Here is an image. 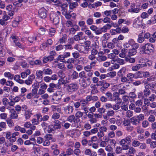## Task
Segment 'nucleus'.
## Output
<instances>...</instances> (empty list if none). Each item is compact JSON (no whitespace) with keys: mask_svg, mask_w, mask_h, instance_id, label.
Listing matches in <instances>:
<instances>
[{"mask_svg":"<svg viewBox=\"0 0 156 156\" xmlns=\"http://www.w3.org/2000/svg\"><path fill=\"white\" fill-rule=\"evenodd\" d=\"M148 81L146 80H144L143 83H144L145 88H149L155 89L156 88V84L155 82L149 83Z\"/></svg>","mask_w":156,"mask_h":156,"instance_id":"nucleus-4","label":"nucleus"},{"mask_svg":"<svg viewBox=\"0 0 156 156\" xmlns=\"http://www.w3.org/2000/svg\"><path fill=\"white\" fill-rule=\"evenodd\" d=\"M156 23V15L153 16L151 20H148L147 23L148 24H154Z\"/></svg>","mask_w":156,"mask_h":156,"instance_id":"nucleus-29","label":"nucleus"},{"mask_svg":"<svg viewBox=\"0 0 156 156\" xmlns=\"http://www.w3.org/2000/svg\"><path fill=\"white\" fill-rule=\"evenodd\" d=\"M125 89H126V87H125L124 86L122 87V89H119L118 90V95H119V94L123 95L126 94V91Z\"/></svg>","mask_w":156,"mask_h":156,"instance_id":"nucleus-35","label":"nucleus"},{"mask_svg":"<svg viewBox=\"0 0 156 156\" xmlns=\"http://www.w3.org/2000/svg\"><path fill=\"white\" fill-rule=\"evenodd\" d=\"M155 118L154 115H150L148 118V120L150 122L152 123L154 122Z\"/></svg>","mask_w":156,"mask_h":156,"instance_id":"nucleus-41","label":"nucleus"},{"mask_svg":"<svg viewBox=\"0 0 156 156\" xmlns=\"http://www.w3.org/2000/svg\"><path fill=\"white\" fill-rule=\"evenodd\" d=\"M139 8H136L134 9H130L128 10V11L129 12H132L134 13H138L140 11Z\"/></svg>","mask_w":156,"mask_h":156,"instance_id":"nucleus-37","label":"nucleus"},{"mask_svg":"<svg viewBox=\"0 0 156 156\" xmlns=\"http://www.w3.org/2000/svg\"><path fill=\"white\" fill-rule=\"evenodd\" d=\"M146 66L147 65L145 63H139L133 66L132 69L133 71H135L138 70L140 68Z\"/></svg>","mask_w":156,"mask_h":156,"instance_id":"nucleus-9","label":"nucleus"},{"mask_svg":"<svg viewBox=\"0 0 156 156\" xmlns=\"http://www.w3.org/2000/svg\"><path fill=\"white\" fill-rule=\"evenodd\" d=\"M98 153H99V155L101 156H105L106 155L104 150L102 148L99 149L98 151Z\"/></svg>","mask_w":156,"mask_h":156,"instance_id":"nucleus-43","label":"nucleus"},{"mask_svg":"<svg viewBox=\"0 0 156 156\" xmlns=\"http://www.w3.org/2000/svg\"><path fill=\"white\" fill-rule=\"evenodd\" d=\"M130 123L133 125L136 126L139 124L140 122L136 119L134 117H132L130 119Z\"/></svg>","mask_w":156,"mask_h":156,"instance_id":"nucleus-18","label":"nucleus"},{"mask_svg":"<svg viewBox=\"0 0 156 156\" xmlns=\"http://www.w3.org/2000/svg\"><path fill=\"white\" fill-rule=\"evenodd\" d=\"M30 74V69H27L25 71L21 73V76L22 78L24 79L27 76Z\"/></svg>","mask_w":156,"mask_h":156,"instance_id":"nucleus-17","label":"nucleus"},{"mask_svg":"<svg viewBox=\"0 0 156 156\" xmlns=\"http://www.w3.org/2000/svg\"><path fill=\"white\" fill-rule=\"evenodd\" d=\"M37 40V37L36 36L34 38L33 37L30 36L28 38V40L30 43H32L33 42L34 40L36 41Z\"/></svg>","mask_w":156,"mask_h":156,"instance_id":"nucleus-62","label":"nucleus"},{"mask_svg":"<svg viewBox=\"0 0 156 156\" xmlns=\"http://www.w3.org/2000/svg\"><path fill=\"white\" fill-rule=\"evenodd\" d=\"M55 31V30L54 28L51 27L49 29V34L51 35V37L54 35Z\"/></svg>","mask_w":156,"mask_h":156,"instance_id":"nucleus-49","label":"nucleus"},{"mask_svg":"<svg viewBox=\"0 0 156 156\" xmlns=\"http://www.w3.org/2000/svg\"><path fill=\"white\" fill-rule=\"evenodd\" d=\"M143 105V101L141 100H138L135 102V105L136 106L139 107Z\"/></svg>","mask_w":156,"mask_h":156,"instance_id":"nucleus-54","label":"nucleus"},{"mask_svg":"<svg viewBox=\"0 0 156 156\" xmlns=\"http://www.w3.org/2000/svg\"><path fill=\"white\" fill-rule=\"evenodd\" d=\"M60 116V115L59 113H56L52 115L51 117L52 119H58L59 118Z\"/></svg>","mask_w":156,"mask_h":156,"instance_id":"nucleus-57","label":"nucleus"},{"mask_svg":"<svg viewBox=\"0 0 156 156\" xmlns=\"http://www.w3.org/2000/svg\"><path fill=\"white\" fill-rule=\"evenodd\" d=\"M136 51L135 50V49H129L128 51V57H130L135 55L136 53Z\"/></svg>","mask_w":156,"mask_h":156,"instance_id":"nucleus-25","label":"nucleus"},{"mask_svg":"<svg viewBox=\"0 0 156 156\" xmlns=\"http://www.w3.org/2000/svg\"><path fill=\"white\" fill-rule=\"evenodd\" d=\"M105 95L106 96L108 100L111 101H114V97L112 94L111 92H108L105 94Z\"/></svg>","mask_w":156,"mask_h":156,"instance_id":"nucleus-19","label":"nucleus"},{"mask_svg":"<svg viewBox=\"0 0 156 156\" xmlns=\"http://www.w3.org/2000/svg\"><path fill=\"white\" fill-rule=\"evenodd\" d=\"M149 122L147 120H144L142 122V125L143 128H146L149 126Z\"/></svg>","mask_w":156,"mask_h":156,"instance_id":"nucleus-45","label":"nucleus"},{"mask_svg":"<svg viewBox=\"0 0 156 156\" xmlns=\"http://www.w3.org/2000/svg\"><path fill=\"white\" fill-rule=\"evenodd\" d=\"M116 73L115 72H112L108 73L107 74V76L108 77H113L116 75Z\"/></svg>","mask_w":156,"mask_h":156,"instance_id":"nucleus-58","label":"nucleus"},{"mask_svg":"<svg viewBox=\"0 0 156 156\" xmlns=\"http://www.w3.org/2000/svg\"><path fill=\"white\" fill-rule=\"evenodd\" d=\"M60 93V92H57L55 95L52 97L51 101L54 103H56L57 101L61 99L62 98V95Z\"/></svg>","mask_w":156,"mask_h":156,"instance_id":"nucleus-5","label":"nucleus"},{"mask_svg":"<svg viewBox=\"0 0 156 156\" xmlns=\"http://www.w3.org/2000/svg\"><path fill=\"white\" fill-rule=\"evenodd\" d=\"M113 96L114 98V101H117V104H120L122 103V99L119 97V95H118V92H115L113 93Z\"/></svg>","mask_w":156,"mask_h":156,"instance_id":"nucleus-10","label":"nucleus"},{"mask_svg":"<svg viewBox=\"0 0 156 156\" xmlns=\"http://www.w3.org/2000/svg\"><path fill=\"white\" fill-rule=\"evenodd\" d=\"M153 46L150 43L146 44L142 46L140 51L141 54H146L150 55L153 52Z\"/></svg>","mask_w":156,"mask_h":156,"instance_id":"nucleus-1","label":"nucleus"},{"mask_svg":"<svg viewBox=\"0 0 156 156\" xmlns=\"http://www.w3.org/2000/svg\"><path fill=\"white\" fill-rule=\"evenodd\" d=\"M144 96L146 97H148L151 94V91L149 88H145L143 91Z\"/></svg>","mask_w":156,"mask_h":156,"instance_id":"nucleus-24","label":"nucleus"},{"mask_svg":"<svg viewBox=\"0 0 156 156\" xmlns=\"http://www.w3.org/2000/svg\"><path fill=\"white\" fill-rule=\"evenodd\" d=\"M144 37L142 36L140 34L138 35L137 42L139 43H142L144 41Z\"/></svg>","mask_w":156,"mask_h":156,"instance_id":"nucleus-44","label":"nucleus"},{"mask_svg":"<svg viewBox=\"0 0 156 156\" xmlns=\"http://www.w3.org/2000/svg\"><path fill=\"white\" fill-rule=\"evenodd\" d=\"M54 129L50 128L49 130V133L54 131V129H59L61 128V122L59 121L58 120H55L54 122Z\"/></svg>","mask_w":156,"mask_h":156,"instance_id":"nucleus-8","label":"nucleus"},{"mask_svg":"<svg viewBox=\"0 0 156 156\" xmlns=\"http://www.w3.org/2000/svg\"><path fill=\"white\" fill-rule=\"evenodd\" d=\"M57 74L58 76L60 77L61 79H64L66 77V74L61 70L58 71V72Z\"/></svg>","mask_w":156,"mask_h":156,"instance_id":"nucleus-33","label":"nucleus"},{"mask_svg":"<svg viewBox=\"0 0 156 156\" xmlns=\"http://www.w3.org/2000/svg\"><path fill=\"white\" fill-rule=\"evenodd\" d=\"M66 89L68 92H73L77 90L78 86L76 83H72L66 85Z\"/></svg>","mask_w":156,"mask_h":156,"instance_id":"nucleus-2","label":"nucleus"},{"mask_svg":"<svg viewBox=\"0 0 156 156\" xmlns=\"http://www.w3.org/2000/svg\"><path fill=\"white\" fill-rule=\"evenodd\" d=\"M31 62L32 63V65L35 64L36 65H42L41 62L39 60H36L34 62L32 61Z\"/></svg>","mask_w":156,"mask_h":156,"instance_id":"nucleus-60","label":"nucleus"},{"mask_svg":"<svg viewBox=\"0 0 156 156\" xmlns=\"http://www.w3.org/2000/svg\"><path fill=\"white\" fill-rule=\"evenodd\" d=\"M126 116L130 118L133 115V112L130 110H128L126 112Z\"/></svg>","mask_w":156,"mask_h":156,"instance_id":"nucleus-64","label":"nucleus"},{"mask_svg":"<svg viewBox=\"0 0 156 156\" xmlns=\"http://www.w3.org/2000/svg\"><path fill=\"white\" fill-rule=\"evenodd\" d=\"M115 114L114 111L113 110L108 111L107 112L106 115L108 116H113Z\"/></svg>","mask_w":156,"mask_h":156,"instance_id":"nucleus-61","label":"nucleus"},{"mask_svg":"<svg viewBox=\"0 0 156 156\" xmlns=\"http://www.w3.org/2000/svg\"><path fill=\"white\" fill-rule=\"evenodd\" d=\"M6 121L8 126L9 127H12L14 126L13 122L11 119L7 120Z\"/></svg>","mask_w":156,"mask_h":156,"instance_id":"nucleus-59","label":"nucleus"},{"mask_svg":"<svg viewBox=\"0 0 156 156\" xmlns=\"http://www.w3.org/2000/svg\"><path fill=\"white\" fill-rule=\"evenodd\" d=\"M50 18L51 20L52 21V23L55 25H56L59 22V17L55 16L54 14H50Z\"/></svg>","mask_w":156,"mask_h":156,"instance_id":"nucleus-7","label":"nucleus"},{"mask_svg":"<svg viewBox=\"0 0 156 156\" xmlns=\"http://www.w3.org/2000/svg\"><path fill=\"white\" fill-rule=\"evenodd\" d=\"M135 75L136 78H142L148 77L149 76L150 74L147 72L138 71L135 73Z\"/></svg>","mask_w":156,"mask_h":156,"instance_id":"nucleus-3","label":"nucleus"},{"mask_svg":"<svg viewBox=\"0 0 156 156\" xmlns=\"http://www.w3.org/2000/svg\"><path fill=\"white\" fill-rule=\"evenodd\" d=\"M109 84L107 83H105L102 84V86L100 88V91L101 92H103L106 90V89L109 86Z\"/></svg>","mask_w":156,"mask_h":156,"instance_id":"nucleus-21","label":"nucleus"},{"mask_svg":"<svg viewBox=\"0 0 156 156\" xmlns=\"http://www.w3.org/2000/svg\"><path fill=\"white\" fill-rule=\"evenodd\" d=\"M38 13L39 14V16L41 18H44L46 16V13L44 11L40 10L38 11Z\"/></svg>","mask_w":156,"mask_h":156,"instance_id":"nucleus-32","label":"nucleus"},{"mask_svg":"<svg viewBox=\"0 0 156 156\" xmlns=\"http://www.w3.org/2000/svg\"><path fill=\"white\" fill-rule=\"evenodd\" d=\"M140 143L137 140H133L132 145L134 147H138L140 145Z\"/></svg>","mask_w":156,"mask_h":156,"instance_id":"nucleus-36","label":"nucleus"},{"mask_svg":"<svg viewBox=\"0 0 156 156\" xmlns=\"http://www.w3.org/2000/svg\"><path fill=\"white\" fill-rule=\"evenodd\" d=\"M57 76L55 74H53L49 76V80H56L57 79Z\"/></svg>","mask_w":156,"mask_h":156,"instance_id":"nucleus-50","label":"nucleus"},{"mask_svg":"<svg viewBox=\"0 0 156 156\" xmlns=\"http://www.w3.org/2000/svg\"><path fill=\"white\" fill-rule=\"evenodd\" d=\"M69 4V8L71 9H73L78 6V3L76 2H70Z\"/></svg>","mask_w":156,"mask_h":156,"instance_id":"nucleus-31","label":"nucleus"},{"mask_svg":"<svg viewBox=\"0 0 156 156\" xmlns=\"http://www.w3.org/2000/svg\"><path fill=\"white\" fill-rule=\"evenodd\" d=\"M72 54L74 59H76L80 57V54L79 52H74Z\"/></svg>","mask_w":156,"mask_h":156,"instance_id":"nucleus-55","label":"nucleus"},{"mask_svg":"<svg viewBox=\"0 0 156 156\" xmlns=\"http://www.w3.org/2000/svg\"><path fill=\"white\" fill-rule=\"evenodd\" d=\"M74 48L80 52L83 53L84 48V46L80 44H76L74 46Z\"/></svg>","mask_w":156,"mask_h":156,"instance_id":"nucleus-11","label":"nucleus"},{"mask_svg":"<svg viewBox=\"0 0 156 156\" xmlns=\"http://www.w3.org/2000/svg\"><path fill=\"white\" fill-rule=\"evenodd\" d=\"M83 33L82 32H79L77 34L75 35L73 37V39L76 41H78L83 40Z\"/></svg>","mask_w":156,"mask_h":156,"instance_id":"nucleus-13","label":"nucleus"},{"mask_svg":"<svg viewBox=\"0 0 156 156\" xmlns=\"http://www.w3.org/2000/svg\"><path fill=\"white\" fill-rule=\"evenodd\" d=\"M83 115V112L78 111L75 114V115L76 117L77 118H80Z\"/></svg>","mask_w":156,"mask_h":156,"instance_id":"nucleus-51","label":"nucleus"},{"mask_svg":"<svg viewBox=\"0 0 156 156\" xmlns=\"http://www.w3.org/2000/svg\"><path fill=\"white\" fill-rule=\"evenodd\" d=\"M12 8V6L11 5H8L6 7V9L9 11L8 12V15L10 16H12L14 14V11L11 10Z\"/></svg>","mask_w":156,"mask_h":156,"instance_id":"nucleus-15","label":"nucleus"},{"mask_svg":"<svg viewBox=\"0 0 156 156\" xmlns=\"http://www.w3.org/2000/svg\"><path fill=\"white\" fill-rule=\"evenodd\" d=\"M82 30L84 32L85 34L90 39H93L94 37V34L91 33V31L90 30L82 28Z\"/></svg>","mask_w":156,"mask_h":156,"instance_id":"nucleus-12","label":"nucleus"},{"mask_svg":"<svg viewBox=\"0 0 156 156\" xmlns=\"http://www.w3.org/2000/svg\"><path fill=\"white\" fill-rule=\"evenodd\" d=\"M67 36L66 34H64L62 35L61 38H60L58 41L60 43H65L67 39Z\"/></svg>","mask_w":156,"mask_h":156,"instance_id":"nucleus-22","label":"nucleus"},{"mask_svg":"<svg viewBox=\"0 0 156 156\" xmlns=\"http://www.w3.org/2000/svg\"><path fill=\"white\" fill-rule=\"evenodd\" d=\"M67 5L66 4H63L61 5V7L62 9V14H65L66 12L67 11Z\"/></svg>","mask_w":156,"mask_h":156,"instance_id":"nucleus-26","label":"nucleus"},{"mask_svg":"<svg viewBox=\"0 0 156 156\" xmlns=\"http://www.w3.org/2000/svg\"><path fill=\"white\" fill-rule=\"evenodd\" d=\"M110 35L108 33H106L104 34L103 37L104 38L102 41L103 42L104 41H105L106 40H108L110 37Z\"/></svg>","mask_w":156,"mask_h":156,"instance_id":"nucleus-46","label":"nucleus"},{"mask_svg":"<svg viewBox=\"0 0 156 156\" xmlns=\"http://www.w3.org/2000/svg\"><path fill=\"white\" fill-rule=\"evenodd\" d=\"M100 53L102 54L101 52L98 53V56L97 58V60L100 62L105 61L107 59V57L104 55H100Z\"/></svg>","mask_w":156,"mask_h":156,"instance_id":"nucleus-14","label":"nucleus"},{"mask_svg":"<svg viewBox=\"0 0 156 156\" xmlns=\"http://www.w3.org/2000/svg\"><path fill=\"white\" fill-rule=\"evenodd\" d=\"M125 60L127 62L131 63H134L135 62V59L134 58H131L130 57H126Z\"/></svg>","mask_w":156,"mask_h":156,"instance_id":"nucleus-38","label":"nucleus"},{"mask_svg":"<svg viewBox=\"0 0 156 156\" xmlns=\"http://www.w3.org/2000/svg\"><path fill=\"white\" fill-rule=\"evenodd\" d=\"M125 139L127 144H129L131 142L132 137L130 135L128 136L125 138Z\"/></svg>","mask_w":156,"mask_h":156,"instance_id":"nucleus-53","label":"nucleus"},{"mask_svg":"<svg viewBox=\"0 0 156 156\" xmlns=\"http://www.w3.org/2000/svg\"><path fill=\"white\" fill-rule=\"evenodd\" d=\"M10 118L12 119H16L18 117V115L16 113L14 109H12L10 110Z\"/></svg>","mask_w":156,"mask_h":156,"instance_id":"nucleus-20","label":"nucleus"},{"mask_svg":"<svg viewBox=\"0 0 156 156\" xmlns=\"http://www.w3.org/2000/svg\"><path fill=\"white\" fill-rule=\"evenodd\" d=\"M128 97L129 98L134 99L136 98L137 95L134 92H131L129 93Z\"/></svg>","mask_w":156,"mask_h":156,"instance_id":"nucleus-34","label":"nucleus"},{"mask_svg":"<svg viewBox=\"0 0 156 156\" xmlns=\"http://www.w3.org/2000/svg\"><path fill=\"white\" fill-rule=\"evenodd\" d=\"M48 135H46L45 136L44 141L43 143V145L44 146H48L49 145V139H48Z\"/></svg>","mask_w":156,"mask_h":156,"instance_id":"nucleus-39","label":"nucleus"},{"mask_svg":"<svg viewBox=\"0 0 156 156\" xmlns=\"http://www.w3.org/2000/svg\"><path fill=\"white\" fill-rule=\"evenodd\" d=\"M4 75L5 77H8L9 79L12 80L13 78L14 75L9 72H5Z\"/></svg>","mask_w":156,"mask_h":156,"instance_id":"nucleus-27","label":"nucleus"},{"mask_svg":"<svg viewBox=\"0 0 156 156\" xmlns=\"http://www.w3.org/2000/svg\"><path fill=\"white\" fill-rule=\"evenodd\" d=\"M84 71H82L78 75V76L79 77L80 79L82 78H87V76L86 75Z\"/></svg>","mask_w":156,"mask_h":156,"instance_id":"nucleus-40","label":"nucleus"},{"mask_svg":"<svg viewBox=\"0 0 156 156\" xmlns=\"http://www.w3.org/2000/svg\"><path fill=\"white\" fill-rule=\"evenodd\" d=\"M75 119L74 115H69L67 118V120L70 122H72Z\"/></svg>","mask_w":156,"mask_h":156,"instance_id":"nucleus-56","label":"nucleus"},{"mask_svg":"<svg viewBox=\"0 0 156 156\" xmlns=\"http://www.w3.org/2000/svg\"><path fill=\"white\" fill-rule=\"evenodd\" d=\"M73 107L70 105L64 108V111L66 112L69 114H71L73 112Z\"/></svg>","mask_w":156,"mask_h":156,"instance_id":"nucleus-16","label":"nucleus"},{"mask_svg":"<svg viewBox=\"0 0 156 156\" xmlns=\"http://www.w3.org/2000/svg\"><path fill=\"white\" fill-rule=\"evenodd\" d=\"M127 51V49L123 48L122 49L121 53L119 54V56L122 58H124L126 56V54Z\"/></svg>","mask_w":156,"mask_h":156,"instance_id":"nucleus-28","label":"nucleus"},{"mask_svg":"<svg viewBox=\"0 0 156 156\" xmlns=\"http://www.w3.org/2000/svg\"><path fill=\"white\" fill-rule=\"evenodd\" d=\"M126 68L125 67H123L118 72V75L120 76H122L124 75L126 71Z\"/></svg>","mask_w":156,"mask_h":156,"instance_id":"nucleus-30","label":"nucleus"},{"mask_svg":"<svg viewBox=\"0 0 156 156\" xmlns=\"http://www.w3.org/2000/svg\"><path fill=\"white\" fill-rule=\"evenodd\" d=\"M6 152V149L4 147H2L0 148V155H3Z\"/></svg>","mask_w":156,"mask_h":156,"instance_id":"nucleus-47","label":"nucleus"},{"mask_svg":"<svg viewBox=\"0 0 156 156\" xmlns=\"http://www.w3.org/2000/svg\"><path fill=\"white\" fill-rule=\"evenodd\" d=\"M49 87L50 88H51V89L50 88H49V92H51L53 91L54 88L56 86L54 83H51L49 84Z\"/></svg>","mask_w":156,"mask_h":156,"instance_id":"nucleus-52","label":"nucleus"},{"mask_svg":"<svg viewBox=\"0 0 156 156\" xmlns=\"http://www.w3.org/2000/svg\"><path fill=\"white\" fill-rule=\"evenodd\" d=\"M63 55H59L57 58V61H60L65 63H66V61L65 60V57H64Z\"/></svg>","mask_w":156,"mask_h":156,"instance_id":"nucleus-42","label":"nucleus"},{"mask_svg":"<svg viewBox=\"0 0 156 156\" xmlns=\"http://www.w3.org/2000/svg\"><path fill=\"white\" fill-rule=\"evenodd\" d=\"M144 130L142 128L137 127L136 129V132L138 133L142 134L144 133Z\"/></svg>","mask_w":156,"mask_h":156,"instance_id":"nucleus-63","label":"nucleus"},{"mask_svg":"<svg viewBox=\"0 0 156 156\" xmlns=\"http://www.w3.org/2000/svg\"><path fill=\"white\" fill-rule=\"evenodd\" d=\"M72 76V79H76L79 77L78 73L75 71L73 72Z\"/></svg>","mask_w":156,"mask_h":156,"instance_id":"nucleus-48","label":"nucleus"},{"mask_svg":"<svg viewBox=\"0 0 156 156\" xmlns=\"http://www.w3.org/2000/svg\"><path fill=\"white\" fill-rule=\"evenodd\" d=\"M79 83L81 87L85 88L89 86L90 84V82H88L87 83L86 80L84 78H82L79 80Z\"/></svg>","mask_w":156,"mask_h":156,"instance_id":"nucleus-6","label":"nucleus"},{"mask_svg":"<svg viewBox=\"0 0 156 156\" xmlns=\"http://www.w3.org/2000/svg\"><path fill=\"white\" fill-rule=\"evenodd\" d=\"M31 115V112L29 110H28L26 111L24 114L26 120L30 119Z\"/></svg>","mask_w":156,"mask_h":156,"instance_id":"nucleus-23","label":"nucleus"}]
</instances>
